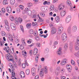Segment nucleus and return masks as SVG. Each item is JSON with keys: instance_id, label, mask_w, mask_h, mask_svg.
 I'll list each match as a JSON object with an SVG mask.
<instances>
[{"instance_id": "603ef678", "label": "nucleus", "mask_w": 79, "mask_h": 79, "mask_svg": "<svg viewBox=\"0 0 79 79\" xmlns=\"http://www.w3.org/2000/svg\"><path fill=\"white\" fill-rule=\"evenodd\" d=\"M71 28H69L68 30V32L69 34H70V33H71Z\"/></svg>"}, {"instance_id": "473e14b6", "label": "nucleus", "mask_w": 79, "mask_h": 79, "mask_svg": "<svg viewBox=\"0 0 79 79\" xmlns=\"http://www.w3.org/2000/svg\"><path fill=\"white\" fill-rule=\"evenodd\" d=\"M60 71L62 73H64L65 72V69L63 68H62L60 69Z\"/></svg>"}, {"instance_id": "0e129e2a", "label": "nucleus", "mask_w": 79, "mask_h": 79, "mask_svg": "<svg viewBox=\"0 0 79 79\" xmlns=\"http://www.w3.org/2000/svg\"><path fill=\"white\" fill-rule=\"evenodd\" d=\"M45 52H46V53H48V52H49V49H48V48H46L45 50Z\"/></svg>"}, {"instance_id": "c756f323", "label": "nucleus", "mask_w": 79, "mask_h": 79, "mask_svg": "<svg viewBox=\"0 0 79 79\" xmlns=\"http://www.w3.org/2000/svg\"><path fill=\"white\" fill-rule=\"evenodd\" d=\"M20 30L22 31L23 33H24V28H23V26L22 25H21L20 26Z\"/></svg>"}, {"instance_id": "e433bc0d", "label": "nucleus", "mask_w": 79, "mask_h": 79, "mask_svg": "<svg viewBox=\"0 0 79 79\" xmlns=\"http://www.w3.org/2000/svg\"><path fill=\"white\" fill-rule=\"evenodd\" d=\"M64 49H65V50H66L68 48V45L67 44H66L64 45Z\"/></svg>"}, {"instance_id": "338daca9", "label": "nucleus", "mask_w": 79, "mask_h": 79, "mask_svg": "<svg viewBox=\"0 0 79 79\" xmlns=\"http://www.w3.org/2000/svg\"><path fill=\"white\" fill-rule=\"evenodd\" d=\"M22 66L23 68H26V65H25V64H23Z\"/></svg>"}, {"instance_id": "393cba45", "label": "nucleus", "mask_w": 79, "mask_h": 79, "mask_svg": "<svg viewBox=\"0 0 79 79\" xmlns=\"http://www.w3.org/2000/svg\"><path fill=\"white\" fill-rule=\"evenodd\" d=\"M74 55L76 57L79 58V51L77 52H75L74 53Z\"/></svg>"}, {"instance_id": "e2e57ef3", "label": "nucleus", "mask_w": 79, "mask_h": 79, "mask_svg": "<svg viewBox=\"0 0 79 79\" xmlns=\"http://www.w3.org/2000/svg\"><path fill=\"white\" fill-rule=\"evenodd\" d=\"M69 49L70 50H72V49H73V45L70 44Z\"/></svg>"}, {"instance_id": "a211bd4d", "label": "nucleus", "mask_w": 79, "mask_h": 79, "mask_svg": "<svg viewBox=\"0 0 79 79\" xmlns=\"http://www.w3.org/2000/svg\"><path fill=\"white\" fill-rule=\"evenodd\" d=\"M26 27L27 29H30L31 27V23H29L27 24Z\"/></svg>"}, {"instance_id": "bb28decb", "label": "nucleus", "mask_w": 79, "mask_h": 79, "mask_svg": "<svg viewBox=\"0 0 79 79\" xmlns=\"http://www.w3.org/2000/svg\"><path fill=\"white\" fill-rule=\"evenodd\" d=\"M10 3L12 5H14L15 3V0H10Z\"/></svg>"}, {"instance_id": "9b49d317", "label": "nucleus", "mask_w": 79, "mask_h": 79, "mask_svg": "<svg viewBox=\"0 0 79 79\" xmlns=\"http://www.w3.org/2000/svg\"><path fill=\"white\" fill-rule=\"evenodd\" d=\"M10 27L12 30H15L16 29V26L14 23H10Z\"/></svg>"}, {"instance_id": "20e7f679", "label": "nucleus", "mask_w": 79, "mask_h": 79, "mask_svg": "<svg viewBox=\"0 0 79 79\" xmlns=\"http://www.w3.org/2000/svg\"><path fill=\"white\" fill-rule=\"evenodd\" d=\"M62 40L63 42H65L67 40V35L65 33H63L62 35Z\"/></svg>"}, {"instance_id": "dca6fc26", "label": "nucleus", "mask_w": 79, "mask_h": 79, "mask_svg": "<svg viewBox=\"0 0 79 79\" xmlns=\"http://www.w3.org/2000/svg\"><path fill=\"white\" fill-rule=\"evenodd\" d=\"M38 52V50H37V48H35L34 50V55H36L37 54Z\"/></svg>"}, {"instance_id": "5701e85b", "label": "nucleus", "mask_w": 79, "mask_h": 79, "mask_svg": "<svg viewBox=\"0 0 79 79\" xmlns=\"http://www.w3.org/2000/svg\"><path fill=\"white\" fill-rule=\"evenodd\" d=\"M39 54H37L35 57V61L36 63L38 62V60H39Z\"/></svg>"}, {"instance_id": "13d9d810", "label": "nucleus", "mask_w": 79, "mask_h": 79, "mask_svg": "<svg viewBox=\"0 0 79 79\" xmlns=\"http://www.w3.org/2000/svg\"><path fill=\"white\" fill-rule=\"evenodd\" d=\"M39 75H36L35 77V79H39Z\"/></svg>"}, {"instance_id": "5fc2aeb1", "label": "nucleus", "mask_w": 79, "mask_h": 79, "mask_svg": "<svg viewBox=\"0 0 79 79\" xmlns=\"http://www.w3.org/2000/svg\"><path fill=\"white\" fill-rule=\"evenodd\" d=\"M35 40H40V38H39V36H36L35 38Z\"/></svg>"}, {"instance_id": "052dcab7", "label": "nucleus", "mask_w": 79, "mask_h": 79, "mask_svg": "<svg viewBox=\"0 0 79 79\" xmlns=\"http://www.w3.org/2000/svg\"><path fill=\"white\" fill-rule=\"evenodd\" d=\"M19 7L21 10H23L24 9V6H23L20 5L19 6Z\"/></svg>"}, {"instance_id": "6e6552de", "label": "nucleus", "mask_w": 79, "mask_h": 79, "mask_svg": "<svg viewBox=\"0 0 79 79\" xmlns=\"http://www.w3.org/2000/svg\"><path fill=\"white\" fill-rule=\"evenodd\" d=\"M6 10L8 13H11L12 10L11 7L10 6H8L6 7Z\"/></svg>"}, {"instance_id": "774afa93", "label": "nucleus", "mask_w": 79, "mask_h": 79, "mask_svg": "<svg viewBox=\"0 0 79 79\" xmlns=\"http://www.w3.org/2000/svg\"><path fill=\"white\" fill-rule=\"evenodd\" d=\"M61 79H66V77L62 76L61 77Z\"/></svg>"}, {"instance_id": "f8f14e48", "label": "nucleus", "mask_w": 79, "mask_h": 79, "mask_svg": "<svg viewBox=\"0 0 79 79\" xmlns=\"http://www.w3.org/2000/svg\"><path fill=\"white\" fill-rule=\"evenodd\" d=\"M66 11L62 10L60 13V15L62 17H63V16H65V15H66Z\"/></svg>"}, {"instance_id": "4d7b16f0", "label": "nucleus", "mask_w": 79, "mask_h": 79, "mask_svg": "<svg viewBox=\"0 0 79 79\" xmlns=\"http://www.w3.org/2000/svg\"><path fill=\"white\" fill-rule=\"evenodd\" d=\"M16 11L17 13H19V12L21 11V10H20V9H19V8H18L17 9Z\"/></svg>"}, {"instance_id": "a19ab883", "label": "nucleus", "mask_w": 79, "mask_h": 79, "mask_svg": "<svg viewBox=\"0 0 79 79\" xmlns=\"http://www.w3.org/2000/svg\"><path fill=\"white\" fill-rule=\"evenodd\" d=\"M32 40L31 39H29V40L27 41V42L28 44H31L32 42Z\"/></svg>"}, {"instance_id": "bf43d9fd", "label": "nucleus", "mask_w": 79, "mask_h": 79, "mask_svg": "<svg viewBox=\"0 0 79 79\" xmlns=\"http://www.w3.org/2000/svg\"><path fill=\"white\" fill-rule=\"evenodd\" d=\"M20 48L21 50H23L24 49V46H23V45L21 44L20 45Z\"/></svg>"}, {"instance_id": "3c124183", "label": "nucleus", "mask_w": 79, "mask_h": 79, "mask_svg": "<svg viewBox=\"0 0 79 79\" xmlns=\"http://www.w3.org/2000/svg\"><path fill=\"white\" fill-rule=\"evenodd\" d=\"M71 63L72 64H73V65H75L76 64H75V62H74V60H71Z\"/></svg>"}, {"instance_id": "8fccbe9b", "label": "nucleus", "mask_w": 79, "mask_h": 79, "mask_svg": "<svg viewBox=\"0 0 79 79\" xmlns=\"http://www.w3.org/2000/svg\"><path fill=\"white\" fill-rule=\"evenodd\" d=\"M2 13H5V9L4 8H3L2 9Z\"/></svg>"}, {"instance_id": "c9c22d12", "label": "nucleus", "mask_w": 79, "mask_h": 79, "mask_svg": "<svg viewBox=\"0 0 79 79\" xmlns=\"http://www.w3.org/2000/svg\"><path fill=\"white\" fill-rule=\"evenodd\" d=\"M4 43H5V41H4L3 40L0 41V45L1 47L3 46V45L4 44Z\"/></svg>"}, {"instance_id": "6ab92c4d", "label": "nucleus", "mask_w": 79, "mask_h": 79, "mask_svg": "<svg viewBox=\"0 0 79 79\" xmlns=\"http://www.w3.org/2000/svg\"><path fill=\"white\" fill-rule=\"evenodd\" d=\"M72 31L73 32H76L77 31V27L74 26L72 28Z\"/></svg>"}, {"instance_id": "ddd939ff", "label": "nucleus", "mask_w": 79, "mask_h": 79, "mask_svg": "<svg viewBox=\"0 0 79 79\" xmlns=\"http://www.w3.org/2000/svg\"><path fill=\"white\" fill-rule=\"evenodd\" d=\"M64 6L63 4H61L59 6V10H62L64 8Z\"/></svg>"}, {"instance_id": "6e6d98bb", "label": "nucleus", "mask_w": 79, "mask_h": 79, "mask_svg": "<svg viewBox=\"0 0 79 79\" xmlns=\"http://www.w3.org/2000/svg\"><path fill=\"white\" fill-rule=\"evenodd\" d=\"M40 15L42 17H44L45 16V14L43 13H40Z\"/></svg>"}, {"instance_id": "2eb2a0df", "label": "nucleus", "mask_w": 79, "mask_h": 79, "mask_svg": "<svg viewBox=\"0 0 79 79\" xmlns=\"http://www.w3.org/2000/svg\"><path fill=\"white\" fill-rule=\"evenodd\" d=\"M56 21L57 23H59L60 21V17L59 16H57L55 18Z\"/></svg>"}, {"instance_id": "4c0bfd02", "label": "nucleus", "mask_w": 79, "mask_h": 79, "mask_svg": "<svg viewBox=\"0 0 79 79\" xmlns=\"http://www.w3.org/2000/svg\"><path fill=\"white\" fill-rule=\"evenodd\" d=\"M38 35V34L37 33V30H35L34 32V35L35 37H37Z\"/></svg>"}, {"instance_id": "49530a36", "label": "nucleus", "mask_w": 79, "mask_h": 79, "mask_svg": "<svg viewBox=\"0 0 79 79\" xmlns=\"http://www.w3.org/2000/svg\"><path fill=\"white\" fill-rule=\"evenodd\" d=\"M26 10H24V11L26 12V11H29V10H30V7H27L26 8H25Z\"/></svg>"}, {"instance_id": "a18cd8bd", "label": "nucleus", "mask_w": 79, "mask_h": 79, "mask_svg": "<svg viewBox=\"0 0 79 79\" xmlns=\"http://www.w3.org/2000/svg\"><path fill=\"white\" fill-rule=\"evenodd\" d=\"M66 67L67 69H70L71 68V65L70 64H68L66 66Z\"/></svg>"}, {"instance_id": "412c9836", "label": "nucleus", "mask_w": 79, "mask_h": 79, "mask_svg": "<svg viewBox=\"0 0 79 79\" xmlns=\"http://www.w3.org/2000/svg\"><path fill=\"white\" fill-rule=\"evenodd\" d=\"M19 20L18 18L16 17L15 19V23L16 24H19Z\"/></svg>"}, {"instance_id": "69168bd1", "label": "nucleus", "mask_w": 79, "mask_h": 79, "mask_svg": "<svg viewBox=\"0 0 79 79\" xmlns=\"http://www.w3.org/2000/svg\"><path fill=\"white\" fill-rule=\"evenodd\" d=\"M36 24H37V23H36L33 22L32 23V26H35V25H36Z\"/></svg>"}, {"instance_id": "680f3d73", "label": "nucleus", "mask_w": 79, "mask_h": 79, "mask_svg": "<svg viewBox=\"0 0 79 79\" xmlns=\"http://www.w3.org/2000/svg\"><path fill=\"white\" fill-rule=\"evenodd\" d=\"M65 62H63V61H61L60 63V64L61 65H64L65 64Z\"/></svg>"}, {"instance_id": "39448f33", "label": "nucleus", "mask_w": 79, "mask_h": 79, "mask_svg": "<svg viewBox=\"0 0 79 79\" xmlns=\"http://www.w3.org/2000/svg\"><path fill=\"white\" fill-rule=\"evenodd\" d=\"M71 16L70 15H68L65 19V22L66 23H68L71 21Z\"/></svg>"}, {"instance_id": "0eeeda50", "label": "nucleus", "mask_w": 79, "mask_h": 79, "mask_svg": "<svg viewBox=\"0 0 79 79\" xmlns=\"http://www.w3.org/2000/svg\"><path fill=\"white\" fill-rule=\"evenodd\" d=\"M5 26L6 29L7 31H10V26H9L8 25V23L6 22Z\"/></svg>"}, {"instance_id": "f3484780", "label": "nucleus", "mask_w": 79, "mask_h": 79, "mask_svg": "<svg viewBox=\"0 0 79 79\" xmlns=\"http://www.w3.org/2000/svg\"><path fill=\"white\" fill-rule=\"evenodd\" d=\"M6 56L7 60H10V61H13V59H10V56H9V55L8 54L6 55Z\"/></svg>"}, {"instance_id": "ea45409f", "label": "nucleus", "mask_w": 79, "mask_h": 79, "mask_svg": "<svg viewBox=\"0 0 79 79\" xmlns=\"http://www.w3.org/2000/svg\"><path fill=\"white\" fill-rule=\"evenodd\" d=\"M62 32H63V31L61 30H60V29H58V34H61V33H62Z\"/></svg>"}, {"instance_id": "79ce46f5", "label": "nucleus", "mask_w": 79, "mask_h": 79, "mask_svg": "<svg viewBox=\"0 0 79 79\" xmlns=\"http://www.w3.org/2000/svg\"><path fill=\"white\" fill-rule=\"evenodd\" d=\"M67 4L68 5H71V2L70 1V0H68L67 1Z\"/></svg>"}, {"instance_id": "f03ea898", "label": "nucleus", "mask_w": 79, "mask_h": 79, "mask_svg": "<svg viewBox=\"0 0 79 79\" xmlns=\"http://www.w3.org/2000/svg\"><path fill=\"white\" fill-rule=\"evenodd\" d=\"M49 26L50 27L51 29H52L51 33L52 34H54L56 32V28L53 27V25L50 24Z\"/></svg>"}, {"instance_id": "aec40b11", "label": "nucleus", "mask_w": 79, "mask_h": 79, "mask_svg": "<svg viewBox=\"0 0 79 79\" xmlns=\"http://www.w3.org/2000/svg\"><path fill=\"white\" fill-rule=\"evenodd\" d=\"M60 68H59V69H57L56 71V76H58V75H59V74L60 73Z\"/></svg>"}, {"instance_id": "7c9ffc66", "label": "nucleus", "mask_w": 79, "mask_h": 79, "mask_svg": "<svg viewBox=\"0 0 79 79\" xmlns=\"http://www.w3.org/2000/svg\"><path fill=\"white\" fill-rule=\"evenodd\" d=\"M33 5L32 3L31 2H28L27 4V6L28 7H31Z\"/></svg>"}, {"instance_id": "1a4fd4ad", "label": "nucleus", "mask_w": 79, "mask_h": 79, "mask_svg": "<svg viewBox=\"0 0 79 79\" xmlns=\"http://www.w3.org/2000/svg\"><path fill=\"white\" fill-rule=\"evenodd\" d=\"M62 52V49L60 48L56 52V53L57 55H61Z\"/></svg>"}, {"instance_id": "f704fd0d", "label": "nucleus", "mask_w": 79, "mask_h": 79, "mask_svg": "<svg viewBox=\"0 0 79 79\" xmlns=\"http://www.w3.org/2000/svg\"><path fill=\"white\" fill-rule=\"evenodd\" d=\"M1 33L2 35V36H3L5 37V35H6V33H5V32H4V31H2L1 32Z\"/></svg>"}, {"instance_id": "a878e982", "label": "nucleus", "mask_w": 79, "mask_h": 79, "mask_svg": "<svg viewBox=\"0 0 79 79\" xmlns=\"http://www.w3.org/2000/svg\"><path fill=\"white\" fill-rule=\"evenodd\" d=\"M43 4L44 5H50V2L47 1H45L43 3Z\"/></svg>"}, {"instance_id": "c85d7f7f", "label": "nucleus", "mask_w": 79, "mask_h": 79, "mask_svg": "<svg viewBox=\"0 0 79 79\" xmlns=\"http://www.w3.org/2000/svg\"><path fill=\"white\" fill-rule=\"evenodd\" d=\"M22 42L23 44L26 46V42H25V40L24 39H22Z\"/></svg>"}, {"instance_id": "f257e3e1", "label": "nucleus", "mask_w": 79, "mask_h": 79, "mask_svg": "<svg viewBox=\"0 0 79 79\" xmlns=\"http://www.w3.org/2000/svg\"><path fill=\"white\" fill-rule=\"evenodd\" d=\"M44 72L45 73L47 74V67H45L44 69H42L40 73V76L41 77H44Z\"/></svg>"}, {"instance_id": "423d86ee", "label": "nucleus", "mask_w": 79, "mask_h": 79, "mask_svg": "<svg viewBox=\"0 0 79 79\" xmlns=\"http://www.w3.org/2000/svg\"><path fill=\"white\" fill-rule=\"evenodd\" d=\"M31 73L33 76H35L36 75V70L35 68H33L31 69Z\"/></svg>"}, {"instance_id": "37998d69", "label": "nucleus", "mask_w": 79, "mask_h": 79, "mask_svg": "<svg viewBox=\"0 0 79 79\" xmlns=\"http://www.w3.org/2000/svg\"><path fill=\"white\" fill-rule=\"evenodd\" d=\"M18 19L19 20V21L20 23H21L22 22H23V19H22L21 18H19Z\"/></svg>"}, {"instance_id": "cd10ccee", "label": "nucleus", "mask_w": 79, "mask_h": 79, "mask_svg": "<svg viewBox=\"0 0 79 79\" xmlns=\"http://www.w3.org/2000/svg\"><path fill=\"white\" fill-rule=\"evenodd\" d=\"M8 0H4V1H3V5H8Z\"/></svg>"}, {"instance_id": "864d4df0", "label": "nucleus", "mask_w": 79, "mask_h": 79, "mask_svg": "<svg viewBox=\"0 0 79 79\" xmlns=\"http://www.w3.org/2000/svg\"><path fill=\"white\" fill-rule=\"evenodd\" d=\"M66 61H67V59H64L62 60V61L65 63H66Z\"/></svg>"}, {"instance_id": "de8ad7c7", "label": "nucleus", "mask_w": 79, "mask_h": 79, "mask_svg": "<svg viewBox=\"0 0 79 79\" xmlns=\"http://www.w3.org/2000/svg\"><path fill=\"white\" fill-rule=\"evenodd\" d=\"M10 19L11 21H13L15 20V18L11 16L10 17Z\"/></svg>"}, {"instance_id": "9d476101", "label": "nucleus", "mask_w": 79, "mask_h": 79, "mask_svg": "<svg viewBox=\"0 0 79 79\" xmlns=\"http://www.w3.org/2000/svg\"><path fill=\"white\" fill-rule=\"evenodd\" d=\"M19 76L20 78H24L25 77V74L24 72L22 71L19 73Z\"/></svg>"}, {"instance_id": "c03bdc74", "label": "nucleus", "mask_w": 79, "mask_h": 79, "mask_svg": "<svg viewBox=\"0 0 79 79\" xmlns=\"http://www.w3.org/2000/svg\"><path fill=\"white\" fill-rule=\"evenodd\" d=\"M29 73H30V70L29 69H27L26 71V73L27 75H29Z\"/></svg>"}, {"instance_id": "4be33fe9", "label": "nucleus", "mask_w": 79, "mask_h": 79, "mask_svg": "<svg viewBox=\"0 0 79 79\" xmlns=\"http://www.w3.org/2000/svg\"><path fill=\"white\" fill-rule=\"evenodd\" d=\"M54 5H51L49 8V10L50 11H52V10H54Z\"/></svg>"}, {"instance_id": "7ed1b4c3", "label": "nucleus", "mask_w": 79, "mask_h": 79, "mask_svg": "<svg viewBox=\"0 0 79 79\" xmlns=\"http://www.w3.org/2000/svg\"><path fill=\"white\" fill-rule=\"evenodd\" d=\"M77 43L75 45V48L76 50H79V37H78L77 38Z\"/></svg>"}, {"instance_id": "09e8293b", "label": "nucleus", "mask_w": 79, "mask_h": 79, "mask_svg": "<svg viewBox=\"0 0 79 79\" xmlns=\"http://www.w3.org/2000/svg\"><path fill=\"white\" fill-rule=\"evenodd\" d=\"M29 32L30 34H32L34 33V31L33 30L31 29L29 30Z\"/></svg>"}, {"instance_id": "58836bf2", "label": "nucleus", "mask_w": 79, "mask_h": 79, "mask_svg": "<svg viewBox=\"0 0 79 79\" xmlns=\"http://www.w3.org/2000/svg\"><path fill=\"white\" fill-rule=\"evenodd\" d=\"M6 51L7 52H10V48L8 47H6Z\"/></svg>"}, {"instance_id": "4468645a", "label": "nucleus", "mask_w": 79, "mask_h": 79, "mask_svg": "<svg viewBox=\"0 0 79 79\" xmlns=\"http://www.w3.org/2000/svg\"><path fill=\"white\" fill-rule=\"evenodd\" d=\"M12 76L11 78L12 79H16V78L15 77V73L14 71L12 72L11 73Z\"/></svg>"}, {"instance_id": "b1692460", "label": "nucleus", "mask_w": 79, "mask_h": 79, "mask_svg": "<svg viewBox=\"0 0 79 79\" xmlns=\"http://www.w3.org/2000/svg\"><path fill=\"white\" fill-rule=\"evenodd\" d=\"M25 12L27 13L28 15H31L32 13V12L31 10H29L27 11H25Z\"/></svg>"}, {"instance_id": "72a5a7b5", "label": "nucleus", "mask_w": 79, "mask_h": 79, "mask_svg": "<svg viewBox=\"0 0 79 79\" xmlns=\"http://www.w3.org/2000/svg\"><path fill=\"white\" fill-rule=\"evenodd\" d=\"M45 8H45V6H42L41 8V10L42 11H45Z\"/></svg>"}, {"instance_id": "2f4dec72", "label": "nucleus", "mask_w": 79, "mask_h": 79, "mask_svg": "<svg viewBox=\"0 0 79 79\" xmlns=\"http://www.w3.org/2000/svg\"><path fill=\"white\" fill-rule=\"evenodd\" d=\"M8 38L10 40H13V37L11 35H9L8 36Z\"/></svg>"}]
</instances>
